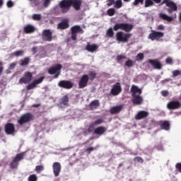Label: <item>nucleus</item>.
<instances>
[{
  "mask_svg": "<svg viewBox=\"0 0 181 181\" xmlns=\"http://www.w3.org/2000/svg\"><path fill=\"white\" fill-rule=\"evenodd\" d=\"M82 4L83 1L81 0H62L59 2V6L62 13H67L71 6L75 11H80Z\"/></svg>",
  "mask_w": 181,
  "mask_h": 181,
  "instance_id": "obj_1",
  "label": "nucleus"
},
{
  "mask_svg": "<svg viewBox=\"0 0 181 181\" xmlns=\"http://www.w3.org/2000/svg\"><path fill=\"white\" fill-rule=\"evenodd\" d=\"M130 91L132 93V97H133V104L135 105H141V104L144 103V98L141 96V94H142V89L138 88V86L135 85H132Z\"/></svg>",
  "mask_w": 181,
  "mask_h": 181,
  "instance_id": "obj_2",
  "label": "nucleus"
},
{
  "mask_svg": "<svg viewBox=\"0 0 181 181\" xmlns=\"http://www.w3.org/2000/svg\"><path fill=\"white\" fill-rule=\"evenodd\" d=\"M134 29V25L128 23H117L113 26V30L117 32V30H124V32H131Z\"/></svg>",
  "mask_w": 181,
  "mask_h": 181,
  "instance_id": "obj_3",
  "label": "nucleus"
},
{
  "mask_svg": "<svg viewBox=\"0 0 181 181\" xmlns=\"http://www.w3.org/2000/svg\"><path fill=\"white\" fill-rule=\"evenodd\" d=\"M32 121H35V115L30 112H27L20 117L18 119V124H19V125H23V124H28V122Z\"/></svg>",
  "mask_w": 181,
  "mask_h": 181,
  "instance_id": "obj_4",
  "label": "nucleus"
},
{
  "mask_svg": "<svg viewBox=\"0 0 181 181\" xmlns=\"http://www.w3.org/2000/svg\"><path fill=\"white\" fill-rule=\"evenodd\" d=\"M25 158V153H20L16 155V156L13 158L12 161L9 163V166L11 169H18V166H19V162L21 160H23Z\"/></svg>",
  "mask_w": 181,
  "mask_h": 181,
  "instance_id": "obj_5",
  "label": "nucleus"
},
{
  "mask_svg": "<svg viewBox=\"0 0 181 181\" xmlns=\"http://www.w3.org/2000/svg\"><path fill=\"white\" fill-rule=\"evenodd\" d=\"M163 4L168 7V8H166L168 13L172 14L173 12L177 11V5L172 1V0H163L161 5H163Z\"/></svg>",
  "mask_w": 181,
  "mask_h": 181,
  "instance_id": "obj_6",
  "label": "nucleus"
},
{
  "mask_svg": "<svg viewBox=\"0 0 181 181\" xmlns=\"http://www.w3.org/2000/svg\"><path fill=\"white\" fill-rule=\"evenodd\" d=\"M131 36H132V34L131 33H126L122 31H119L116 33V40L122 43H127Z\"/></svg>",
  "mask_w": 181,
  "mask_h": 181,
  "instance_id": "obj_7",
  "label": "nucleus"
},
{
  "mask_svg": "<svg viewBox=\"0 0 181 181\" xmlns=\"http://www.w3.org/2000/svg\"><path fill=\"white\" fill-rule=\"evenodd\" d=\"M78 33H84V30L80 25H74L71 28V40H77V34Z\"/></svg>",
  "mask_w": 181,
  "mask_h": 181,
  "instance_id": "obj_8",
  "label": "nucleus"
},
{
  "mask_svg": "<svg viewBox=\"0 0 181 181\" xmlns=\"http://www.w3.org/2000/svg\"><path fill=\"white\" fill-rule=\"evenodd\" d=\"M33 79V73L27 71L24 74V76L19 79L18 83L20 84H28L30 83Z\"/></svg>",
  "mask_w": 181,
  "mask_h": 181,
  "instance_id": "obj_9",
  "label": "nucleus"
},
{
  "mask_svg": "<svg viewBox=\"0 0 181 181\" xmlns=\"http://www.w3.org/2000/svg\"><path fill=\"white\" fill-rule=\"evenodd\" d=\"M165 34L163 32L156 31L152 30L151 33L148 35V39L150 40H159L161 37H163Z\"/></svg>",
  "mask_w": 181,
  "mask_h": 181,
  "instance_id": "obj_10",
  "label": "nucleus"
},
{
  "mask_svg": "<svg viewBox=\"0 0 181 181\" xmlns=\"http://www.w3.org/2000/svg\"><path fill=\"white\" fill-rule=\"evenodd\" d=\"M73 86H74V83L70 81L62 80L59 81L58 83V87H60L61 88H65L66 90H70L73 88Z\"/></svg>",
  "mask_w": 181,
  "mask_h": 181,
  "instance_id": "obj_11",
  "label": "nucleus"
},
{
  "mask_svg": "<svg viewBox=\"0 0 181 181\" xmlns=\"http://www.w3.org/2000/svg\"><path fill=\"white\" fill-rule=\"evenodd\" d=\"M43 80H45V76H41L38 79L34 80L31 83L26 86V90L29 91L33 90V88H36L37 84L43 83Z\"/></svg>",
  "mask_w": 181,
  "mask_h": 181,
  "instance_id": "obj_12",
  "label": "nucleus"
},
{
  "mask_svg": "<svg viewBox=\"0 0 181 181\" xmlns=\"http://www.w3.org/2000/svg\"><path fill=\"white\" fill-rule=\"evenodd\" d=\"M122 91V88L121 87V83L117 82L113 85L112 88L110 90V93L112 95L115 96L121 94Z\"/></svg>",
  "mask_w": 181,
  "mask_h": 181,
  "instance_id": "obj_13",
  "label": "nucleus"
},
{
  "mask_svg": "<svg viewBox=\"0 0 181 181\" xmlns=\"http://www.w3.org/2000/svg\"><path fill=\"white\" fill-rule=\"evenodd\" d=\"M148 64L152 66L155 70H161L162 69V63L158 59H148Z\"/></svg>",
  "mask_w": 181,
  "mask_h": 181,
  "instance_id": "obj_14",
  "label": "nucleus"
},
{
  "mask_svg": "<svg viewBox=\"0 0 181 181\" xmlns=\"http://www.w3.org/2000/svg\"><path fill=\"white\" fill-rule=\"evenodd\" d=\"M88 86V75H83L78 81V88H86Z\"/></svg>",
  "mask_w": 181,
  "mask_h": 181,
  "instance_id": "obj_15",
  "label": "nucleus"
},
{
  "mask_svg": "<svg viewBox=\"0 0 181 181\" xmlns=\"http://www.w3.org/2000/svg\"><path fill=\"white\" fill-rule=\"evenodd\" d=\"M53 39V33L50 30H44L42 32V40L45 42H52Z\"/></svg>",
  "mask_w": 181,
  "mask_h": 181,
  "instance_id": "obj_16",
  "label": "nucleus"
},
{
  "mask_svg": "<svg viewBox=\"0 0 181 181\" xmlns=\"http://www.w3.org/2000/svg\"><path fill=\"white\" fill-rule=\"evenodd\" d=\"M180 107H181V103L177 100L170 101L167 104V108L168 110H179V108Z\"/></svg>",
  "mask_w": 181,
  "mask_h": 181,
  "instance_id": "obj_17",
  "label": "nucleus"
},
{
  "mask_svg": "<svg viewBox=\"0 0 181 181\" xmlns=\"http://www.w3.org/2000/svg\"><path fill=\"white\" fill-rule=\"evenodd\" d=\"M4 131L7 135H12L16 131L15 124L13 123H6L4 126Z\"/></svg>",
  "mask_w": 181,
  "mask_h": 181,
  "instance_id": "obj_18",
  "label": "nucleus"
},
{
  "mask_svg": "<svg viewBox=\"0 0 181 181\" xmlns=\"http://www.w3.org/2000/svg\"><path fill=\"white\" fill-rule=\"evenodd\" d=\"M52 169L55 177H57L60 175V172H62V165L59 162H55L52 165Z\"/></svg>",
  "mask_w": 181,
  "mask_h": 181,
  "instance_id": "obj_19",
  "label": "nucleus"
},
{
  "mask_svg": "<svg viewBox=\"0 0 181 181\" xmlns=\"http://www.w3.org/2000/svg\"><path fill=\"white\" fill-rule=\"evenodd\" d=\"M85 49L90 53H94V52L98 50V45L97 44H91L90 42H87Z\"/></svg>",
  "mask_w": 181,
  "mask_h": 181,
  "instance_id": "obj_20",
  "label": "nucleus"
},
{
  "mask_svg": "<svg viewBox=\"0 0 181 181\" xmlns=\"http://www.w3.org/2000/svg\"><path fill=\"white\" fill-rule=\"evenodd\" d=\"M158 125L160 129H163L164 131H169L170 129V122L168 120L160 121Z\"/></svg>",
  "mask_w": 181,
  "mask_h": 181,
  "instance_id": "obj_21",
  "label": "nucleus"
},
{
  "mask_svg": "<svg viewBox=\"0 0 181 181\" xmlns=\"http://www.w3.org/2000/svg\"><path fill=\"white\" fill-rule=\"evenodd\" d=\"M70 25L69 24V19H64L57 25V29L64 30V29H69Z\"/></svg>",
  "mask_w": 181,
  "mask_h": 181,
  "instance_id": "obj_22",
  "label": "nucleus"
},
{
  "mask_svg": "<svg viewBox=\"0 0 181 181\" xmlns=\"http://www.w3.org/2000/svg\"><path fill=\"white\" fill-rule=\"evenodd\" d=\"M148 115H149V112L145 110H141L135 116V119L139 121L140 119H144V118H146Z\"/></svg>",
  "mask_w": 181,
  "mask_h": 181,
  "instance_id": "obj_23",
  "label": "nucleus"
},
{
  "mask_svg": "<svg viewBox=\"0 0 181 181\" xmlns=\"http://www.w3.org/2000/svg\"><path fill=\"white\" fill-rule=\"evenodd\" d=\"M107 132V128L103 126H100L95 129L94 130V135H98L99 136H101V135H104L105 132Z\"/></svg>",
  "mask_w": 181,
  "mask_h": 181,
  "instance_id": "obj_24",
  "label": "nucleus"
},
{
  "mask_svg": "<svg viewBox=\"0 0 181 181\" xmlns=\"http://www.w3.org/2000/svg\"><path fill=\"white\" fill-rule=\"evenodd\" d=\"M62 69V64H58L55 65L54 66H52L48 69V74L53 75L56 74L58 71H60V69Z\"/></svg>",
  "mask_w": 181,
  "mask_h": 181,
  "instance_id": "obj_25",
  "label": "nucleus"
},
{
  "mask_svg": "<svg viewBox=\"0 0 181 181\" xmlns=\"http://www.w3.org/2000/svg\"><path fill=\"white\" fill-rule=\"evenodd\" d=\"M35 30H36V28H35V26L30 24H28L23 28V32L24 33H26V34L33 33Z\"/></svg>",
  "mask_w": 181,
  "mask_h": 181,
  "instance_id": "obj_26",
  "label": "nucleus"
},
{
  "mask_svg": "<svg viewBox=\"0 0 181 181\" xmlns=\"http://www.w3.org/2000/svg\"><path fill=\"white\" fill-rule=\"evenodd\" d=\"M100 107V100H94L89 104V107L91 111L97 110Z\"/></svg>",
  "mask_w": 181,
  "mask_h": 181,
  "instance_id": "obj_27",
  "label": "nucleus"
},
{
  "mask_svg": "<svg viewBox=\"0 0 181 181\" xmlns=\"http://www.w3.org/2000/svg\"><path fill=\"white\" fill-rule=\"evenodd\" d=\"M159 18L163 19V21H167V22H173V17L169 16L163 13L159 14Z\"/></svg>",
  "mask_w": 181,
  "mask_h": 181,
  "instance_id": "obj_28",
  "label": "nucleus"
},
{
  "mask_svg": "<svg viewBox=\"0 0 181 181\" xmlns=\"http://www.w3.org/2000/svg\"><path fill=\"white\" fill-rule=\"evenodd\" d=\"M123 106L122 105L115 106L110 109V114H118L122 110Z\"/></svg>",
  "mask_w": 181,
  "mask_h": 181,
  "instance_id": "obj_29",
  "label": "nucleus"
},
{
  "mask_svg": "<svg viewBox=\"0 0 181 181\" xmlns=\"http://www.w3.org/2000/svg\"><path fill=\"white\" fill-rule=\"evenodd\" d=\"M30 62V58H29V57H26L23 59H21L20 61V66H21L22 67L28 66Z\"/></svg>",
  "mask_w": 181,
  "mask_h": 181,
  "instance_id": "obj_30",
  "label": "nucleus"
},
{
  "mask_svg": "<svg viewBox=\"0 0 181 181\" xmlns=\"http://www.w3.org/2000/svg\"><path fill=\"white\" fill-rule=\"evenodd\" d=\"M88 80L90 81H94L95 78L97 77V73L94 71H90L88 72V74H87Z\"/></svg>",
  "mask_w": 181,
  "mask_h": 181,
  "instance_id": "obj_31",
  "label": "nucleus"
},
{
  "mask_svg": "<svg viewBox=\"0 0 181 181\" xmlns=\"http://www.w3.org/2000/svg\"><path fill=\"white\" fill-rule=\"evenodd\" d=\"M114 28L112 27L109 28L106 31V35L107 37L112 38L114 37Z\"/></svg>",
  "mask_w": 181,
  "mask_h": 181,
  "instance_id": "obj_32",
  "label": "nucleus"
},
{
  "mask_svg": "<svg viewBox=\"0 0 181 181\" xmlns=\"http://www.w3.org/2000/svg\"><path fill=\"white\" fill-rule=\"evenodd\" d=\"M69 103V96L64 95L62 99H61V104L62 105H67V103Z\"/></svg>",
  "mask_w": 181,
  "mask_h": 181,
  "instance_id": "obj_33",
  "label": "nucleus"
},
{
  "mask_svg": "<svg viewBox=\"0 0 181 181\" xmlns=\"http://www.w3.org/2000/svg\"><path fill=\"white\" fill-rule=\"evenodd\" d=\"M95 126L92 123L89 125L88 128V130H87V132L88 134H91V133H93L94 134V131H95Z\"/></svg>",
  "mask_w": 181,
  "mask_h": 181,
  "instance_id": "obj_34",
  "label": "nucleus"
},
{
  "mask_svg": "<svg viewBox=\"0 0 181 181\" xmlns=\"http://www.w3.org/2000/svg\"><path fill=\"white\" fill-rule=\"evenodd\" d=\"M122 0H116L115 3V8L116 9H119V8H122Z\"/></svg>",
  "mask_w": 181,
  "mask_h": 181,
  "instance_id": "obj_35",
  "label": "nucleus"
},
{
  "mask_svg": "<svg viewBox=\"0 0 181 181\" xmlns=\"http://www.w3.org/2000/svg\"><path fill=\"white\" fill-rule=\"evenodd\" d=\"M43 170H45V166L42 165H37L35 167V172H37V173H40V172H43Z\"/></svg>",
  "mask_w": 181,
  "mask_h": 181,
  "instance_id": "obj_36",
  "label": "nucleus"
},
{
  "mask_svg": "<svg viewBox=\"0 0 181 181\" xmlns=\"http://www.w3.org/2000/svg\"><path fill=\"white\" fill-rule=\"evenodd\" d=\"M95 127L97 125H101V124H104V119H98L95 122L92 123Z\"/></svg>",
  "mask_w": 181,
  "mask_h": 181,
  "instance_id": "obj_37",
  "label": "nucleus"
},
{
  "mask_svg": "<svg viewBox=\"0 0 181 181\" xmlns=\"http://www.w3.org/2000/svg\"><path fill=\"white\" fill-rule=\"evenodd\" d=\"M28 181H37V175L35 174L30 175L28 179Z\"/></svg>",
  "mask_w": 181,
  "mask_h": 181,
  "instance_id": "obj_38",
  "label": "nucleus"
},
{
  "mask_svg": "<svg viewBox=\"0 0 181 181\" xmlns=\"http://www.w3.org/2000/svg\"><path fill=\"white\" fill-rule=\"evenodd\" d=\"M33 21H40L42 19V15L40 14H33L32 16Z\"/></svg>",
  "mask_w": 181,
  "mask_h": 181,
  "instance_id": "obj_39",
  "label": "nucleus"
},
{
  "mask_svg": "<svg viewBox=\"0 0 181 181\" xmlns=\"http://www.w3.org/2000/svg\"><path fill=\"white\" fill-rule=\"evenodd\" d=\"M153 5V1L152 0H146L145 1V8H149Z\"/></svg>",
  "mask_w": 181,
  "mask_h": 181,
  "instance_id": "obj_40",
  "label": "nucleus"
},
{
  "mask_svg": "<svg viewBox=\"0 0 181 181\" xmlns=\"http://www.w3.org/2000/svg\"><path fill=\"white\" fill-rule=\"evenodd\" d=\"M24 52L23 50H17L16 52H13V54L16 57H19V56H23Z\"/></svg>",
  "mask_w": 181,
  "mask_h": 181,
  "instance_id": "obj_41",
  "label": "nucleus"
},
{
  "mask_svg": "<svg viewBox=\"0 0 181 181\" xmlns=\"http://www.w3.org/2000/svg\"><path fill=\"white\" fill-rule=\"evenodd\" d=\"M107 15L109 16H114V15H115V8H109L107 10Z\"/></svg>",
  "mask_w": 181,
  "mask_h": 181,
  "instance_id": "obj_42",
  "label": "nucleus"
},
{
  "mask_svg": "<svg viewBox=\"0 0 181 181\" xmlns=\"http://www.w3.org/2000/svg\"><path fill=\"white\" fill-rule=\"evenodd\" d=\"M134 162H138V163H144V158L142 157L136 156L134 158Z\"/></svg>",
  "mask_w": 181,
  "mask_h": 181,
  "instance_id": "obj_43",
  "label": "nucleus"
},
{
  "mask_svg": "<svg viewBox=\"0 0 181 181\" xmlns=\"http://www.w3.org/2000/svg\"><path fill=\"white\" fill-rule=\"evenodd\" d=\"M125 66L127 67H132L134 66V62L131 59L126 61Z\"/></svg>",
  "mask_w": 181,
  "mask_h": 181,
  "instance_id": "obj_44",
  "label": "nucleus"
},
{
  "mask_svg": "<svg viewBox=\"0 0 181 181\" xmlns=\"http://www.w3.org/2000/svg\"><path fill=\"white\" fill-rule=\"evenodd\" d=\"M136 57L137 62H139V60H144V53L137 54Z\"/></svg>",
  "mask_w": 181,
  "mask_h": 181,
  "instance_id": "obj_45",
  "label": "nucleus"
},
{
  "mask_svg": "<svg viewBox=\"0 0 181 181\" xmlns=\"http://www.w3.org/2000/svg\"><path fill=\"white\" fill-rule=\"evenodd\" d=\"M166 64H173V59L172 57H168L165 59Z\"/></svg>",
  "mask_w": 181,
  "mask_h": 181,
  "instance_id": "obj_46",
  "label": "nucleus"
},
{
  "mask_svg": "<svg viewBox=\"0 0 181 181\" xmlns=\"http://www.w3.org/2000/svg\"><path fill=\"white\" fill-rule=\"evenodd\" d=\"M139 4L144 5V0H134L133 5H134V6H137Z\"/></svg>",
  "mask_w": 181,
  "mask_h": 181,
  "instance_id": "obj_47",
  "label": "nucleus"
},
{
  "mask_svg": "<svg viewBox=\"0 0 181 181\" xmlns=\"http://www.w3.org/2000/svg\"><path fill=\"white\" fill-rule=\"evenodd\" d=\"M50 5V0H44L43 6L44 8H47Z\"/></svg>",
  "mask_w": 181,
  "mask_h": 181,
  "instance_id": "obj_48",
  "label": "nucleus"
},
{
  "mask_svg": "<svg viewBox=\"0 0 181 181\" xmlns=\"http://www.w3.org/2000/svg\"><path fill=\"white\" fill-rule=\"evenodd\" d=\"M175 169L181 173V163H178L175 165Z\"/></svg>",
  "mask_w": 181,
  "mask_h": 181,
  "instance_id": "obj_49",
  "label": "nucleus"
},
{
  "mask_svg": "<svg viewBox=\"0 0 181 181\" xmlns=\"http://www.w3.org/2000/svg\"><path fill=\"white\" fill-rule=\"evenodd\" d=\"M180 72L179 70H175L174 71H173V77H177V76H180Z\"/></svg>",
  "mask_w": 181,
  "mask_h": 181,
  "instance_id": "obj_50",
  "label": "nucleus"
},
{
  "mask_svg": "<svg viewBox=\"0 0 181 181\" xmlns=\"http://www.w3.org/2000/svg\"><path fill=\"white\" fill-rule=\"evenodd\" d=\"M122 59H127V57L124 56V55H118V56L117 57V60L118 62H121V60H122Z\"/></svg>",
  "mask_w": 181,
  "mask_h": 181,
  "instance_id": "obj_51",
  "label": "nucleus"
},
{
  "mask_svg": "<svg viewBox=\"0 0 181 181\" xmlns=\"http://www.w3.org/2000/svg\"><path fill=\"white\" fill-rule=\"evenodd\" d=\"M94 151V148L93 147H89L85 150V152H87L88 154L91 153Z\"/></svg>",
  "mask_w": 181,
  "mask_h": 181,
  "instance_id": "obj_52",
  "label": "nucleus"
},
{
  "mask_svg": "<svg viewBox=\"0 0 181 181\" xmlns=\"http://www.w3.org/2000/svg\"><path fill=\"white\" fill-rule=\"evenodd\" d=\"M161 95H163V97H168L169 92H168V90H163L161 91Z\"/></svg>",
  "mask_w": 181,
  "mask_h": 181,
  "instance_id": "obj_53",
  "label": "nucleus"
},
{
  "mask_svg": "<svg viewBox=\"0 0 181 181\" xmlns=\"http://www.w3.org/2000/svg\"><path fill=\"white\" fill-rule=\"evenodd\" d=\"M6 5H7L8 8H12V6H13V2L11 0H9L7 1Z\"/></svg>",
  "mask_w": 181,
  "mask_h": 181,
  "instance_id": "obj_54",
  "label": "nucleus"
},
{
  "mask_svg": "<svg viewBox=\"0 0 181 181\" xmlns=\"http://www.w3.org/2000/svg\"><path fill=\"white\" fill-rule=\"evenodd\" d=\"M15 67H16V63H15V62H13L9 65L10 70H13V69H15Z\"/></svg>",
  "mask_w": 181,
  "mask_h": 181,
  "instance_id": "obj_55",
  "label": "nucleus"
},
{
  "mask_svg": "<svg viewBox=\"0 0 181 181\" xmlns=\"http://www.w3.org/2000/svg\"><path fill=\"white\" fill-rule=\"evenodd\" d=\"M157 30H165V25H159L157 27Z\"/></svg>",
  "mask_w": 181,
  "mask_h": 181,
  "instance_id": "obj_56",
  "label": "nucleus"
},
{
  "mask_svg": "<svg viewBox=\"0 0 181 181\" xmlns=\"http://www.w3.org/2000/svg\"><path fill=\"white\" fill-rule=\"evenodd\" d=\"M115 1V0H107V6H111V5H112L114 4V2Z\"/></svg>",
  "mask_w": 181,
  "mask_h": 181,
  "instance_id": "obj_57",
  "label": "nucleus"
},
{
  "mask_svg": "<svg viewBox=\"0 0 181 181\" xmlns=\"http://www.w3.org/2000/svg\"><path fill=\"white\" fill-rule=\"evenodd\" d=\"M32 52L34 54H36V53H37V47H33L32 48Z\"/></svg>",
  "mask_w": 181,
  "mask_h": 181,
  "instance_id": "obj_58",
  "label": "nucleus"
},
{
  "mask_svg": "<svg viewBox=\"0 0 181 181\" xmlns=\"http://www.w3.org/2000/svg\"><path fill=\"white\" fill-rule=\"evenodd\" d=\"M60 76V71H58L55 74L54 78H57Z\"/></svg>",
  "mask_w": 181,
  "mask_h": 181,
  "instance_id": "obj_59",
  "label": "nucleus"
},
{
  "mask_svg": "<svg viewBox=\"0 0 181 181\" xmlns=\"http://www.w3.org/2000/svg\"><path fill=\"white\" fill-rule=\"evenodd\" d=\"M33 107H34V108H37L38 107H40V104L33 105Z\"/></svg>",
  "mask_w": 181,
  "mask_h": 181,
  "instance_id": "obj_60",
  "label": "nucleus"
},
{
  "mask_svg": "<svg viewBox=\"0 0 181 181\" xmlns=\"http://www.w3.org/2000/svg\"><path fill=\"white\" fill-rule=\"evenodd\" d=\"M156 4H160L162 0H153Z\"/></svg>",
  "mask_w": 181,
  "mask_h": 181,
  "instance_id": "obj_61",
  "label": "nucleus"
},
{
  "mask_svg": "<svg viewBox=\"0 0 181 181\" xmlns=\"http://www.w3.org/2000/svg\"><path fill=\"white\" fill-rule=\"evenodd\" d=\"M3 71H4V67L3 66H0V76H1V74H2Z\"/></svg>",
  "mask_w": 181,
  "mask_h": 181,
  "instance_id": "obj_62",
  "label": "nucleus"
},
{
  "mask_svg": "<svg viewBox=\"0 0 181 181\" xmlns=\"http://www.w3.org/2000/svg\"><path fill=\"white\" fill-rule=\"evenodd\" d=\"M122 166H124V163H120L118 165V168H121Z\"/></svg>",
  "mask_w": 181,
  "mask_h": 181,
  "instance_id": "obj_63",
  "label": "nucleus"
},
{
  "mask_svg": "<svg viewBox=\"0 0 181 181\" xmlns=\"http://www.w3.org/2000/svg\"><path fill=\"white\" fill-rule=\"evenodd\" d=\"M179 21L181 23V12L179 13Z\"/></svg>",
  "mask_w": 181,
  "mask_h": 181,
  "instance_id": "obj_64",
  "label": "nucleus"
}]
</instances>
